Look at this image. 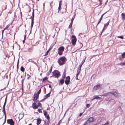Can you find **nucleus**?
Returning a JSON list of instances; mask_svg holds the SVG:
<instances>
[{
  "label": "nucleus",
  "mask_w": 125,
  "mask_h": 125,
  "mask_svg": "<svg viewBox=\"0 0 125 125\" xmlns=\"http://www.w3.org/2000/svg\"><path fill=\"white\" fill-rule=\"evenodd\" d=\"M67 60L64 56H63L59 58L57 62L60 65H62L65 64Z\"/></svg>",
  "instance_id": "1"
},
{
  "label": "nucleus",
  "mask_w": 125,
  "mask_h": 125,
  "mask_svg": "<svg viewBox=\"0 0 125 125\" xmlns=\"http://www.w3.org/2000/svg\"><path fill=\"white\" fill-rule=\"evenodd\" d=\"M110 96L113 95L117 98H118L121 96V95L119 93L115 91L110 92Z\"/></svg>",
  "instance_id": "2"
},
{
  "label": "nucleus",
  "mask_w": 125,
  "mask_h": 125,
  "mask_svg": "<svg viewBox=\"0 0 125 125\" xmlns=\"http://www.w3.org/2000/svg\"><path fill=\"white\" fill-rule=\"evenodd\" d=\"M64 48L63 46L60 47L58 49V54L60 55H61L62 54V52L64 51Z\"/></svg>",
  "instance_id": "3"
},
{
  "label": "nucleus",
  "mask_w": 125,
  "mask_h": 125,
  "mask_svg": "<svg viewBox=\"0 0 125 125\" xmlns=\"http://www.w3.org/2000/svg\"><path fill=\"white\" fill-rule=\"evenodd\" d=\"M52 73L53 74L54 76L57 78L59 77L61 75L60 72H58L57 71L55 70Z\"/></svg>",
  "instance_id": "4"
},
{
  "label": "nucleus",
  "mask_w": 125,
  "mask_h": 125,
  "mask_svg": "<svg viewBox=\"0 0 125 125\" xmlns=\"http://www.w3.org/2000/svg\"><path fill=\"white\" fill-rule=\"evenodd\" d=\"M34 10L33 9V12L32 13V19H31V29L33 27V26L34 24Z\"/></svg>",
  "instance_id": "5"
},
{
  "label": "nucleus",
  "mask_w": 125,
  "mask_h": 125,
  "mask_svg": "<svg viewBox=\"0 0 125 125\" xmlns=\"http://www.w3.org/2000/svg\"><path fill=\"white\" fill-rule=\"evenodd\" d=\"M95 119L93 117H91L89 118L88 120L85 122H86L87 124H88V123H90L92 122H93L95 121Z\"/></svg>",
  "instance_id": "6"
},
{
  "label": "nucleus",
  "mask_w": 125,
  "mask_h": 125,
  "mask_svg": "<svg viewBox=\"0 0 125 125\" xmlns=\"http://www.w3.org/2000/svg\"><path fill=\"white\" fill-rule=\"evenodd\" d=\"M76 37L74 36H73L71 42L73 45H74L76 44Z\"/></svg>",
  "instance_id": "7"
},
{
  "label": "nucleus",
  "mask_w": 125,
  "mask_h": 125,
  "mask_svg": "<svg viewBox=\"0 0 125 125\" xmlns=\"http://www.w3.org/2000/svg\"><path fill=\"white\" fill-rule=\"evenodd\" d=\"M39 96L37 94H35L34 96L33 101L34 102L37 103V99H38Z\"/></svg>",
  "instance_id": "8"
},
{
  "label": "nucleus",
  "mask_w": 125,
  "mask_h": 125,
  "mask_svg": "<svg viewBox=\"0 0 125 125\" xmlns=\"http://www.w3.org/2000/svg\"><path fill=\"white\" fill-rule=\"evenodd\" d=\"M7 123L10 125H14V122L12 119H8Z\"/></svg>",
  "instance_id": "9"
},
{
  "label": "nucleus",
  "mask_w": 125,
  "mask_h": 125,
  "mask_svg": "<svg viewBox=\"0 0 125 125\" xmlns=\"http://www.w3.org/2000/svg\"><path fill=\"white\" fill-rule=\"evenodd\" d=\"M70 78L69 76H67L65 81V83L66 84H68L69 83Z\"/></svg>",
  "instance_id": "10"
},
{
  "label": "nucleus",
  "mask_w": 125,
  "mask_h": 125,
  "mask_svg": "<svg viewBox=\"0 0 125 125\" xmlns=\"http://www.w3.org/2000/svg\"><path fill=\"white\" fill-rule=\"evenodd\" d=\"M100 87V84H98L97 85L95 86L93 89V90H96L99 89Z\"/></svg>",
  "instance_id": "11"
},
{
  "label": "nucleus",
  "mask_w": 125,
  "mask_h": 125,
  "mask_svg": "<svg viewBox=\"0 0 125 125\" xmlns=\"http://www.w3.org/2000/svg\"><path fill=\"white\" fill-rule=\"evenodd\" d=\"M36 103H33L32 105V107L34 109H37L38 108V106H37L36 104Z\"/></svg>",
  "instance_id": "12"
},
{
  "label": "nucleus",
  "mask_w": 125,
  "mask_h": 125,
  "mask_svg": "<svg viewBox=\"0 0 125 125\" xmlns=\"http://www.w3.org/2000/svg\"><path fill=\"white\" fill-rule=\"evenodd\" d=\"M110 21V20H109V21L106 23L104 24V27L102 30V32H103L104 30L106 29V27L108 26L109 24Z\"/></svg>",
  "instance_id": "13"
},
{
  "label": "nucleus",
  "mask_w": 125,
  "mask_h": 125,
  "mask_svg": "<svg viewBox=\"0 0 125 125\" xmlns=\"http://www.w3.org/2000/svg\"><path fill=\"white\" fill-rule=\"evenodd\" d=\"M41 121L42 120L40 118H38L37 120V125H39Z\"/></svg>",
  "instance_id": "14"
},
{
  "label": "nucleus",
  "mask_w": 125,
  "mask_h": 125,
  "mask_svg": "<svg viewBox=\"0 0 125 125\" xmlns=\"http://www.w3.org/2000/svg\"><path fill=\"white\" fill-rule=\"evenodd\" d=\"M101 96H105V97L106 96H107L109 95L110 96V92H109L107 93H105L104 94H103L102 95H100Z\"/></svg>",
  "instance_id": "15"
},
{
  "label": "nucleus",
  "mask_w": 125,
  "mask_h": 125,
  "mask_svg": "<svg viewBox=\"0 0 125 125\" xmlns=\"http://www.w3.org/2000/svg\"><path fill=\"white\" fill-rule=\"evenodd\" d=\"M122 19L123 20H125V14L124 13H122L121 14Z\"/></svg>",
  "instance_id": "16"
},
{
  "label": "nucleus",
  "mask_w": 125,
  "mask_h": 125,
  "mask_svg": "<svg viewBox=\"0 0 125 125\" xmlns=\"http://www.w3.org/2000/svg\"><path fill=\"white\" fill-rule=\"evenodd\" d=\"M52 67H51V68L50 70L47 73V74L48 75V76L51 73V72L52 71Z\"/></svg>",
  "instance_id": "17"
},
{
  "label": "nucleus",
  "mask_w": 125,
  "mask_h": 125,
  "mask_svg": "<svg viewBox=\"0 0 125 125\" xmlns=\"http://www.w3.org/2000/svg\"><path fill=\"white\" fill-rule=\"evenodd\" d=\"M6 104V103L5 102L4 103V104L3 105V112H5V106Z\"/></svg>",
  "instance_id": "18"
},
{
  "label": "nucleus",
  "mask_w": 125,
  "mask_h": 125,
  "mask_svg": "<svg viewBox=\"0 0 125 125\" xmlns=\"http://www.w3.org/2000/svg\"><path fill=\"white\" fill-rule=\"evenodd\" d=\"M94 99H101V98L100 97H99V96H95V97H94Z\"/></svg>",
  "instance_id": "19"
},
{
  "label": "nucleus",
  "mask_w": 125,
  "mask_h": 125,
  "mask_svg": "<svg viewBox=\"0 0 125 125\" xmlns=\"http://www.w3.org/2000/svg\"><path fill=\"white\" fill-rule=\"evenodd\" d=\"M50 93H48V94H46L44 96L45 97V98H47L50 96Z\"/></svg>",
  "instance_id": "20"
},
{
  "label": "nucleus",
  "mask_w": 125,
  "mask_h": 125,
  "mask_svg": "<svg viewBox=\"0 0 125 125\" xmlns=\"http://www.w3.org/2000/svg\"><path fill=\"white\" fill-rule=\"evenodd\" d=\"M64 79H62L60 80V83L61 84H62L64 83Z\"/></svg>",
  "instance_id": "21"
},
{
  "label": "nucleus",
  "mask_w": 125,
  "mask_h": 125,
  "mask_svg": "<svg viewBox=\"0 0 125 125\" xmlns=\"http://www.w3.org/2000/svg\"><path fill=\"white\" fill-rule=\"evenodd\" d=\"M21 70V71L23 72L24 71V69L23 67L22 66L21 67L20 69Z\"/></svg>",
  "instance_id": "22"
},
{
  "label": "nucleus",
  "mask_w": 125,
  "mask_h": 125,
  "mask_svg": "<svg viewBox=\"0 0 125 125\" xmlns=\"http://www.w3.org/2000/svg\"><path fill=\"white\" fill-rule=\"evenodd\" d=\"M48 79V78L47 77H45L43 78L42 80L43 82H44L45 81L47 80Z\"/></svg>",
  "instance_id": "23"
},
{
  "label": "nucleus",
  "mask_w": 125,
  "mask_h": 125,
  "mask_svg": "<svg viewBox=\"0 0 125 125\" xmlns=\"http://www.w3.org/2000/svg\"><path fill=\"white\" fill-rule=\"evenodd\" d=\"M122 57L123 58L125 57V52H124L122 54Z\"/></svg>",
  "instance_id": "24"
},
{
  "label": "nucleus",
  "mask_w": 125,
  "mask_h": 125,
  "mask_svg": "<svg viewBox=\"0 0 125 125\" xmlns=\"http://www.w3.org/2000/svg\"><path fill=\"white\" fill-rule=\"evenodd\" d=\"M37 106H38V107L39 106H40V107H42V105L41 103H38V104Z\"/></svg>",
  "instance_id": "25"
},
{
  "label": "nucleus",
  "mask_w": 125,
  "mask_h": 125,
  "mask_svg": "<svg viewBox=\"0 0 125 125\" xmlns=\"http://www.w3.org/2000/svg\"><path fill=\"white\" fill-rule=\"evenodd\" d=\"M47 114V112L46 111H44V115L46 117Z\"/></svg>",
  "instance_id": "26"
},
{
  "label": "nucleus",
  "mask_w": 125,
  "mask_h": 125,
  "mask_svg": "<svg viewBox=\"0 0 125 125\" xmlns=\"http://www.w3.org/2000/svg\"><path fill=\"white\" fill-rule=\"evenodd\" d=\"M60 2L59 3V7H58V12H59L60 10V9H61V5L60 4Z\"/></svg>",
  "instance_id": "27"
},
{
  "label": "nucleus",
  "mask_w": 125,
  "mask_h": 125,
  "mask_svg": "<svg viewBox=\"0 0 125 125\" xmlns=\"http://www.w3.org/2000/svg\"><path fill=\"white\" fill-rule=\"evenodd\" d=\"M73 23H70V25L69 27V28H71L72 26Z\"/></svg>",
  "instance_id": "28"
},
{
  "label": "nucleus",
  "mask_w": 125,
  "mask_h": 125,
  "mask_svg": "<svg viewBox=\"0 0 125 125\" xmlns=\"http://www.w3.org/2000/svg\"><path fill=\"white\" fill-rule=\"evenodd\" d=\"M38 111L39 112V113H42V111L41 109H38Z\"/></svg>",
  "instance_id": "29"
},
{
  "label": "nucleus",
  "mask_w": 125,
  "mask_h": 125,
  "mask_svg": "<svg viewBox=\"0 0 125 125\" xmlns=\"http://www.w3.org/2000/svg\"><path fill=\"white\" fill-rule=\"evenodd\" d=\"M41 92V89L37 93V94L38 95H39V94H40Z\"/></svg>",
  "instance_id": "30"
},
{
  "label": "nucleus",
  "mask_w": 125,
  "mask_h": 125,
  "mask_svg": "<svg viewBox=\"0 0 125 125\" xmlns=\"http://www.w3.org/2000/svg\"><path fill=\"white\" fill-rule=\"evenodd\" d=\"M46 118L48 119V121H49L50 119V117L49 115H47L46 117Z\"/></svg>",
  "instance_id": "31"
},
{
  "label": "nucleus",
  "mask_w": 125,
  "mask_h": 125,
  "mask_svg": "<svg viewBox=\"0 0 125 125\" xmlns=\"http://www.w3.org/2000/svg\"><path fill=\"white\" fill-rule=\"evenodd\" d=\"M106 13H105L104 14H102V15L101 16V18H100V20H101L102 19V18H103V15Z\"/></svg>",
  "instance_id": "32"
},
{
  "label": "nucleus",
  "mask_w": 125,
  "mask_h": 125,
  "mask_svg": "<svg viewBox=\"0 0 125 125\" xmlns=\"http://www.w3.org/2000/svg\"><path fill=\"white\" fill-rule=\"evenodd\" d=\"M81 70H80L79 69H78L77 71V73L78 74H79L81 71Z\"/></svg>",
  "instance_id": "33"
},
{
  "label": "nucleus",
  "mask_w": 125,
  "mask_h": 125,
  "mask_svg": "<svg viewBox=\"0 0 125 125\" xmlns=\"http://www.w3.org/2000/svg\"><path fill=\"white\" fill-rule=\"evenodd\" d=\"M62 77H63V78H65V73H64L63 74Z\"/></svg>",
  "instance_id": "34"
},
{
  "label": "nucleus",
  "mask_w": 125,
  "mask_h": 125,
  "mask_svg": "<svg viewBox=\"0 0 125 125\" xmlns=\"http://www.w3.org/2000/svg\"><path fill=\"white\" fill-rule=\"evenodd\" d=\"M82 66V65H81V64H80L79 66V67H78V69H79L80 70H81V69Z\"/></svg>",
  "instance_id": "35"
},
{
  "label": "nucleus",
  "mask_w": 125,
  "mask_h": 125,
  "mask_svg": "<svg viewBox=\"0 0 125 125\" xmlns=\"http://www.w3.org/2000/svg\"><path fill=\"white\" fill-rule=\"evenodd\" d=\"M117 38H120L121 39H123L124 38L122 36H118L117 37Z\"/></svg>",
  "instance_id": "36"
},
{
  "label": "nucleus",
  "mask_w": 125,
  "mask_h": 125,
  "mask_svg": "<svg viewBox=\"0 0 125 125\" xmlns=\"http://www.w3.org/2000/svg\"><path fill=\"white\" fill-rule=\"evenodd\" d=\"M4 115H5V120H6V114L5 112H3Z\"/></svg>",
  "instance_id": "37"
},
{
  "label": "nucleus",
  "mask_w": 125,
  "mask_h": 125,
  "mask_svg": "<svg viewBox=\"0 0 125 125\" xmlns=\"http://www.w3.org/2000/svg\"><path fill=\"white\" fill-rule=\"evenodd\" d=\"M85 59L81 63V64L82 65L83 63H84L85 61Z\"/></svg>",
  "instance_id": "38"
},
{
  "label": "nucleus",
  "mask_w": 125,
  "mask_h": 125,
  "mask_svg": "<svg viewBox=\"0 0 125 125\" xmlns=\"http://www.w3.org/2000/svg\"><path fill=\"white\" fill-rule=\"evenodd\" d=\"M74 19V18H73V17L72 18L71 20V22L72 23H73V20Z\"/></svg>",
  "instance_id": "39"
},
{
  "label": "nucleus",
  "mask_w": 125,
  "mask_h": 125,
  "mask_svg": "<svg viewBox=\"0 0 125 125\" xmlns=\"http://www.w3.org/2000/svg\"><path fill=\"white\" fill-rule=\"evenodd\" d=\"M90 104H88L86 105V107L87 108H89L90 106Z\"/></svg>",
  "instance_id": "40"
},
{
  "label": "nucleus",
  "mask_w": 125,
  "mask_h": 125,
  "mask_svg": "<svg viewBox=\"0 0 125 125\" xmlns=\"http://www.w3.org/2000/svg\"><path fill=\"white\" fill-rule=\"evenodd\" d=\"M49 51V50L47 51V52L44 55V56H46L48 54V53Z\"/></svg>",
  "instance_id": "41"
},
{
  "label": "nucleus",
  "mask_w": 125,
  "mask_h": 125,
  "mask_svg": "<svg viewBox=\"0 0 125 125\" xmlns=\"http://www.w3.org/2000/svg\"><path fill=\"white\" fill-rule=\"evenodd\" d=\"M49 123V122L48 123L47 122V123H46V122H45L44 124L45 125H48V124Z\"/></svg>",
  "instance_id": "42"
},
{
  "label": "nucleus",
  "mask_w": 125,
  "mask_h": 125,
  "mask_svg": "<svg viewBox=\"0 0 125 125\" xmlns=\"http://www.w3.org/2000/svg\"><path fill=\"white\" fill-rule=\"evenodd\" d=\"M25 38H26V35H25V36H24V39L23 41V43H24L25 42Z\"/></svg>",
  "instance_id": "43"
},
{
  "label": "nucleus",
  "mask_w": 125,
  "mask_h": 125,
  "mask_svg": "<svg viewBox=\"0 0 125 125\" xmlns=\"http://www.w3.org/2000/svg\"><path fill=\"white\" fill-rule=\"evenodd\" d=\"M108 124V122H107L104 124H103L102 125H107Z\"/></svg>",
  "instance_id": "44"
},
{
  "label": "nucleus",
  "mask_w": 125,
  "mask_h": 125,
  "mask_svg": "<svg viewBox=\"0 0 125 125\" xmlns=\"http://www.w3.org/2000/svg\"><path fill=\"white\" fill-rule=\"evenodd\" d=\"M99 1L100 2V5H101L102 4V0H99Z\"/></svg>",
  "instance_id": "45"
},
{
  "label": "nucleus",
  "mask_w": 125,
  "mask_h": 125,
  "mask_svg": "<svg viewBox=\"0 0 125 125\" xmlns=\"http://www.w3.org/2000/svg\"><path fill=\"white\" fill-rule=\"evenodd\" d=\"M101 20H99V21H98V23H97V26L100 23V22H101Z\"/></svg>",
  "instance_id": "46"
},
{
  "label": "nucleus",
  "mask_w": 125,
  "mask_h": 125,
  "mask_svg": "<svg viewBox=\"0 0 125 125\" xmlns=\"http://www.w3.org/2000/svg\"><path fill=\"white\" fill-rule=\"evenodd\" d=\"M121 64L122 65H125V62H122Z\"/></svg>",
  "instance_id": "47"
},
{
  "label": "nucleus",
  "mask_w": 125,
  "mask_h": 125,
  "mask_svg": "<svg viewBox=\"0 0 125 125\" xmlns=\"http://www.w3.org/2000/svg\"><path fill=\"white\" fill-rule=\"evenodd\" d=\"M82 114H83L82 113H80V114H79V116H81L82 115Z\"/></svg>",
  "instance_id": "48"
},
{
  "label": "nucleus",
  "mask_w": 125,
  "mask_h": 125,
  "mask_svg": "<svg viewBox=\"0 0 125 125\" xmlns=\"http://www.w3.org/2000/svg\"><path fill=\"white\" fill-rule=\"evenodd\" d=\"M6 100H7V96H6V97L5 100V102H5V103H6Z\"/></svg>",
  "instance_id": "49"
},
{
  "label": "nucleus",
  "mask_w": 125,
  "mask_h": 125,
  "mask_svg": "<svg viewBox=\"0 0 125 125\" xmlns=\"http://www.w3.org/2000/svg\"><path fill=\"white\" fill-rule=\"evenodd\" d=\"M4 30H3L2 31V35H3V32H4Z\"/></svg>",
  "instance_id": "50"
},
{
  "label": "nucleus",
  "mask_w": 125,
  "mask_h": 125,
  "mask_svg": "<svg viewBox=\"0 0 125 125\" xmlns=\"http://www.w3.org/2000/svg\"><path fill=\"white\" fill-rule=\"evenodd\" d=\"M78 77L77 76H76L75 78H76V80H78Z\"/></svg>",
  "instance_id": "51"
},
{
  "label": "nucleus",
  "mask_w": 125,
  "mask_h": 125,
  "mask_svg": "<svg viewBox=\"0 0 125 125\" xmlns=\"http://www.w3.org/2000/svg\"><path fill=\"white\" fill-rule=\"evenodd\" d=\"M87 124L86 122H85L83 124V125H86Z\"/></svg>",
  "instance_id": "52"
},
{
  "label": "nucleus",
  "mask_w": 125,
  "mask_h": 125,
  "mask_svg": "<svg viewBox=\"0 0 125 125\" xmlns=\"http://www.w3.org/2000/svg\"><path fill=\"white\" fill-rule=\"evenodd\" d=\"M23 80H22V81H21V83H22H22H23Z\"/></svg>",
  "instance_id": "53"
},
{
  "label": "nucleus",
  "mask_w": 125,
  "mask_h": 125,
  "mask_svg": "<svg viewBox=\"0 0 125 125\" xmlns=\"http://www.w3.org/2000/svg\"><path fill=\"white\" fill-rule=\"evenodd\" d=\"M19 59L18 60V63H17V67H18V64L19 63Z\"/></svg>",
  "instance_id": "54"
},
{
  "label": "nucleus",
  "mask_w": 125,
  "mask_h": 125,
  "mask_svg": "<svg viewBox=\"0 0 125 125\" xmlns=\"http://www.w3.org/2000/svg\"><path fill=\"white\" fill-rule=\"evenodd\" d=\"M79 74H78V73H77V74H76V76H78V75H79Z\"/></svg>",
  "instance_id": "55"
},
{
  "label": "nucleus",
  "mask_w": 125,
  "mask_h": 125,
  "mask_svg": "<svg viewBox=\"0 0 125 125\" xmlns=\"http://www.w3.org/2000/svg\"><path fill=\"white\" fill-rule=\"evenodd\" d=\"M49 87L51 88V86L50 85H49Z\"/></svg>",
  "instance_id": "56"
},
{
  "label": "nucleus",
  "mask_w": 125,
  "mask_h": 125,
  "mask_svg": "<svg viewBox=\"0 0 125 125\" xmlns=\"http://www.w3.org/2000/svg\"><path fill=\"white\" fill-rule=\"evenodd\" d=\"M20 13H21V14H22V13H21V12H20Z\"/></svg>",
  "instance_id": "57"
},
{
  "label": "nucleus",
  "mask_w": 125,
  "mask_h": 125,
  "mask_svg": "<svg viewBox=\"0 0 125 125\" xmlns=\"http://www.w3.org/2000/svg\"><path fill=\"white\" fill-rule=\"evenodd\" d=\"M6 120H5L4 121V123H3V124L6 122Z\"/></svg>",
  "instance_id": "58"
},
{
  "label": "nucleus",
  "mask_w": 125,
  "mask_h": 125,
  "mask_svg": "<svg viewBox=\"0 0 125 125\" xmlns=\"http://www.w3.org/2000/svg\"><path fill=\"white\" fill-rule=\"evenodd\" d=\"M94 99H94V98H93V99H92L91 100H92H92H94Z\"/></svg>",
  "instance_id": "59"
},
{
  "label": "nucleus",
  "mask_w": 125,
  "mask_h": 125,
  "mask_svg": "<svg viewBox=\"0 0 125 125\" xmlns=\"http://www.w3.org/2000/svg\"><path fill=\"white\" fill-rule=\"evenodd\" d=\"M52 3H50V6H51V4Z\"/></svg>",
  "instance_id": "60"
},
{
  "label": "nucleus",
  "mask_w": 125,
  "mask_h": 125,
  "mask_svg": "<svg viewBox=\"0 0 125 125\" xmlns=\"http://www.w3.org/2000/svg\"><path fill=\"white\" fill-rule=\"evenodd\" d=\"M81 44H82V46H83V44H82V43H81Z\"/></svg>",
  "instance_id": "61"
},
{
  "label": "nucleus",
  "mask_w": 125,
  "mask_h": 125,
  "mask_svg": "<svg viewBox=\"0 0 125 125\" xmlns=\"http://www.w3.org/2000/svg\"><path fill=\"white\" fill-rule=\"evenodd\" d=\"M6 29V28H5L4 30Z\"/></svg>",
  "instance_id": "62"
},
{
  "label": "nucleus",
  "mask_w": 125,
  "mask_h": 125,
  "mask_svg": "<svg viewBox=\"0 0 125 125\" xmlns=\"http://www.w3.org/2000/svg\"><path fill=\"white\" fill-rule=\"evenodd\" d=\"M44 3L43 4V5L44 6Z\"/></svg>",
  "instance_id": "63"
},
{
  "label": "nucleus",
  "mask_w": 125,
  "mask_h": 125,
  "mask_svg": "<svg viewBox=\"0 0 125 125\" xmlns=\"http://www.w3.org/2000/svg\"><path fill=\"white\" fill-rule=\"evenodd\" d=\"M29 77H28V79H29Z\"/></svg>",
  "instance_id": "64"
}]
</instances>
